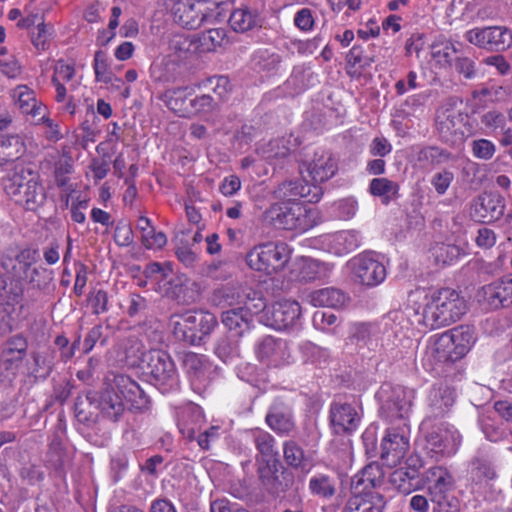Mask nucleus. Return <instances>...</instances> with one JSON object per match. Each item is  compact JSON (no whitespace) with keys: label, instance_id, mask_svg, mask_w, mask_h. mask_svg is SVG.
<instances>
[{"label":"nucleus","instance_id":"1","mask_svg":"<svg viewBox=\"0 0 512 512\" xmlns=\"http://www.w3.org/2000/svg\"><path fill=\"white\" fill-rule=\"evenodd\" d=\"M125 401L134 408L146 407L149 400L140 385L125 374H117L107 380L101 392H96V409L103 417L118 421L126 411Z\"/></svg>","mask_w":512,"mask_h":512},{"label":"nucleus","instance_id":"2","mask_svg":"<svg viewBox=\"0 0 512 512\" xmlns=\"http://www.w3.org/2000/svg\"><path fill=\"white\" fill-rule=\"evenodd\" d=\"M468 310L465 298L455 289L433 291L425 304L422 321L429 329H438L459 321Z\"/></svg>","mask_w":512,"mask_h":512},{"label":"nucleus","instance_id":"3","mask_svg":"<svg viewBox=\"0 0 512 512\" xmlns=\"http://www.w3.org/2000/svg\"><path fill=\"white\" fill-rule=\"evenodd\" d=\"M138 358L149 382L161 393H169L179 389L180 378L176 364L170 354L161 349L142 351V344L135 342Z\"/></svg>","mask_w":512,"mask_h":512},{"label":"nucleus","instance_id":"4","mask_svg":"<svg viewBox=\"0 0 512 512\" xmlns=\"http://www.w3.org/2000/svg\"><path fill=\"white\" fill-rule=\"evenodd\" d=\"M475 343L474 329L460 325L430 340L427 355L437 362H455L463 358Z\"/></svg>","mask_w":512,"mask_h":512},{"label":"nucleus","instance_id":"5","mask_svg":"<svg viewBox=\"0 0 512 512\" xmlns=\"http://www.w3.org/2000/svg\"><path fill=\"white\" fill-rule=\"evenodd\" d=\"M423 438L420 445L424 452L436 460L454 455L461 443V435L448 422L435 423L425 418L421 424Z\"/></svg>","mask_w":512,"mask_h":512},{"label":"nucleus","instance_id":"6","mask_svg":"<svg viewBox=\"0 0 512 512\" xmlns=\"http://www.w3.org/2000/svg\"><path fill=\"white\" fill-rule=\"evenodd\" d=\"M173 321V334L179 341L199 345L218 325L216 316L208 311H187Z\"/></svg>","mask_w":512,"mask_h":512},{"label":"nucleus","instance_id":"7","mask_svg":"<svg viewBox=\"0 0 512 512\" xmlns=\"http://www.w3.org/2000/svg\"><path fill=\"white\" fill-rule=\"evenodd\" d=\"M290 258L288 244L270 242L252 248L246 255V263L254 271L272 275L283 270Z\"/></svg>","mask_w":512,"mask_h":512},{"label":"nucleus","instance_id":"8","mask_svg":"<svg viewBox=\"0 0 512 512\" xmlns=\"http://www.w3.org/2000/svg\"><path fill=\"white\" fill-rule=\"evenodd\" d=\"M351 280L359 285L373 288L381 284L387 275L386 267L374 252H362L346 263Z\"/></svg>","mask_w":512,"mask_h":512},{"label":"nucleus","instance_id":"9","mask_svg":"<svg viewBox=\"0 0 512 512\" xmlns=\"http://www.w3.org/2000/svg\"><path fill=\"white\" fill-rule=\"evenodd\" d=\"M267 214L276 228L284 230L305 232L315 225L312 210L299 203L274 205Z\"/></svg>","mask_w":512,"mask_h":512},{"label":"nucleus","instance_id":"10","mask_svg":"<svg viewBox=\"0 0 512 512\" xmlns=\"http://www.w3.org/2000/svg\"><path fill=\"white\" fill-rule=\"evenodd\" d=\"M28 341L22 335L8 338L0 350V382L12 385L27 358Z\"/></svg>","mask_w":512,"mask_h":512},{"label":"nucleus","instance_id":"11","mask_svg":"<svg viewBox=\"0 0 512 512\" xmlns=\"http://www.w3.org/2000/svg\"><path fill=\"white\" fill-rule=\"evenodd\" d=\"M436 130L439 138L450 146H459L472 134V125L467 116L453 109L437 112Z\"/></svg>","mask_w":512,"mask_h":512},{"label":"nucleus","instance_id":"12","mask_svg":"<svg viewBox=\"0 0 512 512\" xmlns=\"http://www.w3.org/2000/svg\"><path fill=\"white\" fill-rule=\"evenodd\" d=\"M464 38L488 52L501 53L512 45V31L506 26L475 27L466 31Z\"/></svg>","mask_w":512,"mask_h":512},{"label":"nucleus","instance_id":"13","mask_svg":"<svg viewBox=\"0 0 512 512\" xmlns=\"http://www.w3.org/2000/svg\"><path fill=\"white\" fill-rule=\"evenodd\" d=\"M381 402L380 413L386 420H401L406 417L411 407V392L402 386L384 384L377 393Z\"/></svg>","mask_w":512,"mask_h":512},{"label":"nucleus","instance_id":"14","mask_svg":"<svg viewBox=\"0 0 512 512\" xmlns=\"http://www.w3.org/2000/svg\"><path fill=\"white\" fill-rule=\"evenodd\" d=\"M254 352L257 360L268 368H281L292 362L288 342L271 335L260 338L255 344Z\"/></svg>","mask_w":512,"mask_h":512},{"label":"nucleus","instance_id":"15","mask_svg":"<svg viewBox=\"0 0 512 512\" xmlns=\"http://www.w3.org/2000/svg\"><path fill=\"white\" fill-rule=\"evenodd\" d=\"M409 449V431L406 422L389 427L381 442L380 458L390 466H397Z\"/></svg>","mask_w":512,"mask_h":512},{"label":"nucleus","instance_id":"16","mask_svg":"<svg viewBox=\"0 0 512 512\" xmlns=\"http://www.w3.org/2000/svg\"><path fill=\"white\" fill-rule=\"evenodd\" d=\"M277 199L295 203L304 198L310 203L318 202L322 195V188L317 184H310L304 178L285 180L274 190Z\"/></svg>","mask_w":512,"mask_h":512},{"label":"nucleus","instance_id":"17","mask_svg":"<svg viewBox=\"0 0 512 512\" xmlns=\"http://www.w3.org/2000/svg\"><path fill=\"white\" fill-rule=\"evenodd\" d=\"M183 368L193 390L199 394L204 392L209 386L214 372L208 358L204 355L188 352L183 358Z\"/></svg>","mask_w":512,"mask_h":512},{"label":"nucleus","instance_id":"18","mask_svg":"<svg viewBox=\"0 0 512 512\" xmlns=\"http://www.w3.org/2000/svg\"><path fill=\"white\" fill-rule=\"evenodd\" d=\"M424 486L428 484L431 500L439 506L447 501L448 493L453 489L454 479L443 466H431L422 475Z\"/></svg>","mask_w":512,"mask_h":512},{"label":"nucleus","instance_id":"19","mask_svg":"<svg viewBox=\"0 0 512 512\" xmlns=\"http://www.w3.org/2000/svg\"><path fill=\"white\" fill-rule=\"evenodd\" d=\"M329 418L335 434L352 433L361 421V415L354 405L336 401L330 405Z\"/></svg>","mask_w":512,"mask_h":512},{"label":"nucleus","instance_id":"20","mask_svg":"<svg viewBox=\"0 0 512 512\" xmlns=\"http://www.w3.org/2000/svg\"><path fill=\"white\" fill-rule=\"evenodd\" d=\"M504 207V202L500 195H480L471 204L470 216L477 222L498 220L504 213Z\"/></svg>","mask_w":512,"mask_h":512},{"label":"nucleus","instance_id":"21","mask_svg":"<svg viewBox=\"0 0 512 512\" xmlns=\"http://www.w3.org/2000/svg\"><path fill=\"white\" fill-rule=\"evenodd\" d=\"M306 171L313 180V184L323 183L331 179L338 170V164L331 152L318 149L312 159L305 163Z\"/></svg>","mask_w":512,"mask_h":512},{"label":"nucleus","instance_id":"22","mask_svg":"<svg viewBox=\"0 0 512 512\" xmlns=\"http://www.w3.org/2000/svg\"><path fill=\"white\" fill-rule=\"evenodd\" d=\"M300 315L301 307L299 303L291 300L276 302L266 311L270 325L279 330L293 326Z\"/></svg>","mask_w":512,"mask_h":512},{"label":"nucleus","instance_id":"23","mask_svg":"<svg viewBox=\"0 0 512 512\" xmlns=\"http://www.w3.org/2000/svg\"><path fill=\"white\" fill-rule=\"evenodd\" d=\"M265 422L271 430L280 436H288L296 429L292 409L280 402L271 405L266 414Z\"/></svg>","mask_w":512,"mask_h":512},{"label":"nucleus","instance_id":"24","mask_svg":"<svg viewBox=\"0 0 512 512\" xmlns=\"http://www.w3.org/2000/svg\"><path fill=\"white\" fill-rule=\"evenodd\" d=\"M24 287L19 279L0 275V313L10 316L23 297Z\"/></svg>","mask_w":512,"mask_h":512},{"label":"nucleus","instance_id":"25","mask_svg":"<svg viewBox=\"0 0 512 512\" xmlns=\"http://www.w3.org/2000/svg\"><path fill=\"white\" fill-rule=\"evenodd\" d=\"M40 178L38 172L22 164L15 165L14 169L4 179V190L9 197L16 200L17 197L26 191L31 182Z\"/></svg>","mask_w":512,"mask_h":512},{"label":"nucleus","instance_id":"26","mask_svg":"<svg viewBox=\"0 0 512 512\" xmlns=\"http://www.w3.org/2000/svg\"><path fill=\"white\" fill-rule=\"evenodd\" d=\"M379 326L371 323L353 324L349 331L347 344L355 345L358 351L375 350L379 344Z\"/></svg>","mask_w":512,"mask_h":512},{"label":"nucleus","instance_id":"27","mask_svg":"<svg viewBox=\"0 0 512 512\" xmlns=\"http://www.w3.org/2000/svg\"><path fill=\"white\" fill-rule=\"evenodd\" d=\"M247 307L228 308L221 314V322L234 336L242 337L254 328V320Z\"/></svg>","mask_w":512,"mask_h":512},{"label":"nucleus","instance_id":"28","mask_svg":"<svg viewBox=\"0 0 512 512\" xmlns=\"http://www.w3.org/2000/svg\"><path fill=\"white\" fill-rule=\"evenodd\" d=\"M483 300L491 309L512 305V279L498 280L482 288Z\"/></svg>","mask_w":512,"mask_h":512},{"label":"nucleus","instance_id":"29","mask_svg":"<svg viewBox=\"0 0 512 512\" xmlns=\"http://www.w3.org/2000/svg\"><path fill=\"white\" fill-rule=\"evenodd\" d=\"M455 402V390L449 386L434 387L429 394V414L426 418L435 421L444 417Z\"/></svg>","mask_w":512,"mask_h":512},{"label":"nucleus","instance_id":"30","mask_svg":"<svg viewBox=\"0 0 512 512\" xmlns=\"http://www.w3.org/2000/svg\"><path fill=\"white\" fill-rule=\"evenodd\" d=\"M386 506L384 497L377 492L352 494L344 512H383Z\"/></svg>","mask_w":512,"mask_h":512},{"label":"nucleus","instance_id":"31","mask_svg":"<svg viewBox=\"0 0 512 512\" xmlns=\"http://www.w3.org/2000/svg\"><path fill=\"white\" fill-rule=\"evenodd\" d=\"M53 358L46 351H32L26 361V376L34 381L45 380L53 370Z\"/></svg>","mask_w":512,"mask_h":512},{"label":"nucleus","instance_id":"32","mask_svg":"<svg viewBox=\"0 0 512 512\" xmlns=\"http://www.w3.org/2000/svg\"><path fill=\"white\" fill-rule=\"evenodd\" d=\"M361 242V234L356 230L339 231L328 238L330 250L338 256H342L356 250L360 247Z\"/></svg>","mask_w":512,"mask_h":512},{"label":"nucleus","instance_id":"33","mask_svg":"<svg viewBox=\"0 0 512 512\" xmlns=\"http://www.w3.org/2000/svg\"><path fill=\"white\" fill-rule=\"evenodd\" d=\"M382 482V471L378 465L370 464L356 474L351 481L352 494L372 492Z\"/></svg>","mask_w":512,"mask_h":512},{"label":"nucleus","instance_id":"34","mask_svg":"<svg viewBox=\"0 0 512 512\" xmlns=\"http://www.w3.org/2000/svg\"><path fill=\"white\" fill-rule=\"evenodd\" d=\"M189 87L168 89L164 92L162 100L165 105L180 117H190L189 97L192 95Z\"/></svg>","mask_w":512,"mask_h":512},{"label":"nucleus","instance_id":"35","mask_svg":"<svg viewBox=\"0 0 512 512\" xmlns=\"http://www.w3.org/2000/svg\"><path fill=\"white\" fill-rule=\"evenodd\" d=\"M229 24L234 31L243 33L260 27L261 18L256 9L242 6L232 11Z\"/></svg>","mask_w":512,"mask_h":512},{"label":"nucleus","instance_id":"36","mask_svg":"<svg viewBox=\"0 0 512 512\" xmlns=\"http://www.w3.org/2000/svg\"><path fill=\"white\" fill-rule=\"evenodd\" d=\"M249 434L257 451L255 460L278 458L279 453L273 435L261 428L252 429Z\"/></svg>","mask_w":512,"mask_h":512},{"label":"nucleus","instance_id":"37","mask_svg":"<svg viewBox=\"0 0 512 512\" xmlns=\"http://www.w3.org/2000/svg\"><path fill=\"white\" fill-rule=\"evenodd\" d=\"M13 96L17 99L19 109L24 114L38 117L46 111V106L36 99L35 92L25 85L17 86L14 89Z\"/></svg>","mask_w":512,"mask_h":512},{"label":"nucleus","instance_id":"38","mask_svg":"<svg viewBox=\"0 0 512 512\" xmlns=\"http://www.w3.org/2000/svg\"><path fill=\"white\" fill-rule=\"evenodd\" d=\"M39 258L38 251L33 248L22 249L13 260H11L10 277L19 279L21 282L28 276L29 271L35 266Z\"/></svg>","mask_w":512,"mask_h":512},{"label":"nucleus","instance_id":"39","mask_svg":"<svg viewBox=\"0 0 512 512\" xmlns=\"http://www.w3.org/2000/svg\"><path fill=\"white\" fill-rule=\"evenodd\" d=\"M260 482L268 491H275L279 481V458L255 460Z\"/></svg>","mask_w":512,"mask_h":512},{"label":"nucleus","instance_id":"40","mask_svg":"<svg viewBox=\"0 0 512 512\" xmlns=\"http://www.w3.org/2000/svg\"><path fill=\"white\" fill-rule=\"evenodd\" d=\"M451 159L450 152L437 146L421 147L415 153V161L422 168L439 166Z\"/></svg>","mask_w":512,"mask_h":512},{"label":"nucleus","instance_id":"41","mask_svg":"<svg viewBox=\"0 0 512 512\" xmlns=\"http://www.w3.org/2000/svg\"><path fill=\"white\" fill-rule=\"evenodd\" d=\"M390 483L400 493L408 495L424 487L421 477L414 476V472H408L405 468H399L390 475Z\"/></svg>","mask_w":512,"mask_h":512},{"label":"nucleus","instance_id":"42","mask_svg":"<svg viewBox=\"0 0 512 512\" xmlns=\"http://www.w3.org/2000/svg\"><path fill=\"white\" fill-rule=\"evenodd\" d=\"M347 299L342 290L334 287L322 288L310 294V302L314 306L340 308L345 305Z\"/></svg>","mask_w":512,"mask_h":512},{"label":"nucleus","instance_id":"43","mask_svg":"<svg viewBox=\"0 0 512 512\" xmlns=\"http://www.w3.org/2000/svg\"><path fill=\"white\" fill-rule=\"evenodd\" d=\"M249 289L238 285H226L215 292L219 302L229 308L243 306L249 298Z\"/></svg>","mask_w":512,"mask_h":512},{"label":"nucleus","instance_id":"44","mask_svg":"<svg viewBox=\"0 0 512 512\" xmlns=\"http://www.w3.org/2000/svg\"><path fill=\"white\" fill-rule=\"evenodd\" d=\"M46 200V193L40 178L36 182H31L26 191L16 198L15 202L25 207L26 210L35 211L42 206Z\"/></svg>","mask_w":512,"mask_h":512},{"label":"nucleus","instance_id":"45","mask_svg":"<svg viewBox=\"0 0 512 512\" xmlns=\"http://www.w3.org/2000/svg\"><path fill=\"white\" fill-rule=\"evenodd\" d=\"M399 185L388 178H374L369 184V192L382 199V203L388 204L398 197Z\"/></svg>","mask_w":512,"mask_h":512},{"label":"nucleus","instance_id":"46","mask_svg":"<svg viewBox=\"0 0 512 512\" xmlns=\"http://www.w3.org/2000/svg\"><path fill=\"white\" fill-rule=\"evenodd\" d=\"M96 392H88L84 396H78L74 404V412L77 420L81 423H90L95 421V414L91 410L92 407L96 409Z\"/></svg>","mask_w":512,"mask_h":512},{"label":"nucleus","instance_id":"47","mask_svg":"<svg viewBox=\"0 0 512 512\" xmlns=\"http://www.w3.org/2000/svg\"><path fill=\"white\" fill-rule=\"evenodd\" d=\"M283 457L286 464L293 469L304 470L307 467L305 452L294 440H287L283 443Z\"/></svg>","mask_w":512,"mask_h":512},{"label":"nucleus","instance_id":"48","mask_svg":"<svg viewBox=\"0 0 512 512\" xmlns=\"http://www.w3.org/2000/svg\"><path fill=\"white\" fill-rule=\"evenodd\" d=\"M431 252L437 264L451 265L460 257L462 250L454 244L437 243Z\"/></svg>","mask_w":512,"mask_h":512},{"label":"nucleus","instance_id":"49","mask_svg":"<svg viewBox=\"0 0 512 512\" xmlns=\"http://www.w3.org/2000/svg\"><path fill=\"white\" fill-rule=\"evenodd\" d=\"M308 487L311 494L322 498H330L336 491L333 479L325 474H317L311 477Z\"/></svg>","mask_w":512,"mask_h":512},{"label":"nucleus","instance_id":"50","mask_svg":"<svg viewBox=\"0 0 512 512\" xmlns=\"http://www.w3.org/2000/svg\"><path fill=\"white\" fill-rule=\"evenodd\" d=\"M225 30L216 28L209 29L201 33L199 37V47L202 52H213L221 47L225 42Z\"/></svg>","mask_w":512,"mask_h":512},{"label":"nucleus","instance_id":"51","mask_svg":"<svg viewBox=\"0 0 512 512\" xmlns=\"http://www.w3.org/2000/svg\"><path fill=\"white\" fill-rule=\"evenodd\" d=\"M214 352L224 363H230L240 357L239 345L227 337L218 340Z\"/></svg>","mask_w":512,"mask_h":512},{"label":"nucleus","instance_id":"52","mask_svg":"<svg viewBox=\"0 0 512 512\" xmlns=\"http://www.w3.org/2000/svg\"><path fill=\"white\" fill-rule=\"evenodd\" d=\"M253 62L260 70L273 71L279 66L281 57L268 49H260L255 52Z\"/></svg>","mask_w":512,"mask_h":512},{"label":"nucleus","instance_id":"53","mask_svg":"<svg viewBox=\"0 0 512 512\" xmlns=\"http://www.w3.org/2000/svg\"><path fill=\"white\" fill-rule=\"evenodd\" d=\"M451 66L457 74L466 80L474 79L478 74L475 60L467 56L455 57L451 62Z\"/></svg>","mask_w":512,"mask_h":512},{"label":"nucleus","instance_id":"54","mask_svg":"<svg viewBox=\"0 0 512 512\" xmlns=\"http://www.w3.org/2000/svg\"><path fill=\"white\" fill-rule=\"evenodd\" d=\"M27 275L23 280L38 289H45L53 279L52 270L42 266H34Z\"/></svg>","mask_w":512,"mask_h":512},{"label":"nucleus","instance_id":"55","mask_svg":"<svg viewBox=\"0 0 512 512\" xmlns=\"http://www.w3.org/2000/svg\"><path fill=\"white\" fill-rule=\"evenodd\" d=\"M195 8L196 5H189L184 11V14L180 16L182 25L188 29H197L209 17V15L201 9L196 12Z\"/></svg>","mask_w":512,"mask_h":512},{"label":"nucleus","instance_id":"56","mask_svg":"<svg viewBox=\"0 0 512 512\" xmlns=\"http://www.w3.org/2000/svg\"><path fill=\"white\" fill-rule=\"evenodd\" d=\"M93 69L97 81L106 84L111 82L112 74L108 69L107 55L104 51L98 50L95 52Z\"/></svg>","mask_w":512,"mask_h":512},{"label":"nucleus","instance_id":"57","mask_svg":"<svg viewBox=\"0 0 512 512\" xmlns=\"http://www.w3.org/2000/svg\"><path fill=\"white\" fill-rule=\"evenodd\" d=\"M205 86L213 91L218 101H224L231 91L230 81L223 75L209 78Z\"/></svg>","mask_w":512,"mask_h":512},{"label":"nucleus","instance_id":"58","mask_svg":"<svg viewBox=\"0 0 512 512\" xmlns=\"http://www.w3.org/2000/svg\"><path fill=\"white\" fill-rule=\"evenodd\" d=\"M471 150L475 158L490 160L496 152V146L492 141L482 138L471 143Z\"/></svg>","mask_w":512,"mask_h":512},{"label":"nucleus","instance_id":"59","mask_svg":"<svg viewBox=\"0 0 512 512\" xmlns=\"http://www.w3.org/2000/svg\"><path fill=\"white\" fill-rule=\"evenodd\" d=\"M0 151H12L13 160L18 159L25 152L24 142L18 135L1 136Z\"/></svg>","mask_w":512,"mask_h":512},{"label":"nucleus","instance_id":"60","mask_svg":"<svg viewBox=\"0 0 512 512\" xmlns=\"http://www.w3.org/2000/svg\"><path fill=\"white\" fill-rule=\"evenodd\" d=\"M217 104V101L209 94H203L195 98L189 99L190 116L196 113H204L212 111Z\"/></svg>","mask_w":512,"mask_h":512},{"label":"nucleus","instance_id":"61","mask_svg":"<svg viewBox=\"0 0 512 512\" xmlns=\"http://www.w3.org/2000/svg\"><path fill=\"white\" fill-rule=\"evenodd\" d=\"M52 34L53 27L41 21L37 23V33L32 34L31 41L37 50H45Z\"/></svg>","mask_w":512,"mask_h":512},{"label":"nucleus","instance_id":"62","mask_svg":"<svg viewBox=\"0 0 512 512\" xmlns=\"http://www.w3.org/2000/svg\"><path fill=\"white\" fill-rule=\"evenodd\" d=\"M129 466V458L126 453H116L111 459V474L114 482L122 479Z\"/></svg>","mask_w":512,"mask_h":512},{"label":"nucleus","instance_id":"63","mask_svg":"<svg viewBox=\"0 0 512 512\" xmlns=\"http://www.w3.org/2000/svg\"><path fill=\"white\" fill-rule=\"evenodd\" d=\"M454 179V174L451 171L444 170L433 175L431 184L439 195L446 193Z\"/></svg>","mask_w":512,"mask_h":512},{"label":"nucleus","instance_id":"64","mask_svg":"<svg viewBox=\"0 0 512 512\" xmlns=\"http://www.w3.org/2000/svg\"><path fill=\"white\" fill-rule=\"evenodd\" d=\"M171 272L169 265H162L158 262L149 263L144 270L146 278L152 279L156 282H161L166 279Z\"/></svg>","mask_w":512,"mask_h":512}]
</instances>
